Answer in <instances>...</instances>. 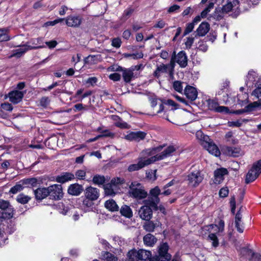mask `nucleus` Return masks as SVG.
Returning a JSON list of instances; mask_svg holds the SVG:
<instances>
[{"instance_id":"nucleus-38","label":"nucleus","mask_w":261,"mask_h":261,"mask_svg":"<svg viewBox=\"0 0 261 261\" xmlns=\"http://www.w3.org/2000/svg\"><path fill=\"white\" fill-rule=\"evenodd\" d=\"M135 9L132 7L130 6L128 8H127L124 11L122 14V18L124 19V20H127L128 18H129L132 14L134 12Z\"/></svg>"},{"instance_id":"nucleus-14","label":"nucleus","mask_w":261,"mask_h":261,"mask_svg":"<svg viewBox=\"0 0 261 261\" xmlns=\"http://www.w3.org/2000/svg\"><path fill=\"white\" fill-rule=\"evenodd\" d=\"M175 151V148L173 146H169L160 154H158L151 157L152 162L156 161L163 160L165 158L171 155V154Z\"/></svg>"},{"instance_id":"nucleus-61","label":"nucleus","mask_w":261,"mask_h":261,"mask_svg":"<svg viewBox=\"0 0 261 261\" xmlns=\"http://www.w3.org/2000/svg\"><path fill=\"white\" fill-rule=\"evenodd\" d=\"M252 95L261 100V87L255 89L253 91Z\"/></svg>"},{"instance_id":"nucleus-1","label":"nucleus","mask_w":261,"mask_h":261,"mask_svg":"<svg viewBox=\"0 0 261 261\" xmlns=\"http://www.w3.org/2000/svg\"><path fill=\"white\" fill-rule=\"evenodd\" d=\"M204 229L209 232L208 236V239L212 242V246L214 247H217L219 243L217 234L219 235L224 231V222L221 220L219 221L218 224H211L206 226L203 228Z\"/></svg>"},{"instance_id":"nucleus-26","label":"nucleus","mask_w":261,"mask_h":261,"mask_svg":"<svg viewBox=\"0 0 261 261\" xmlns=\"http://www.w3.org/2000/svg\"><path fill=\"white\" fill-rule=\"evenodd\" d=\"M228 174L227 170L225 168H220L216 170L214 172L215 183L220 184L224 179V176Z\"/></svg>"},{"instance_id":"nucleus-13","label":"nucleus","mask_w":261,"mask_h":261,"mask_svg":"<svg viewBox=\"0 0 261 261\" xmlns=\"http://www.w3.org/2000/svg\"><path fill=\"white\" fill-rule=\"evenodd\" d=\"M138 215L142 220L149 221L152 217V208L147 205L142 206L139 210Z\"/></svg>"},{"instance_id":"nucleus-11","label":"nucleus","mask_w":261,"mask_h":261,"mask_svg":"<svg viewBox=\"0 0 261 261\" xmlns=\"http://www.w3.org/2000/svg\"><path fill=\"white\" fill-rule=\"evenodd\" d=\"M0 209L5 211L2 214L6 216L7 219H11L13 217L14 210L9 201L0 199Z\"/></svg>"},{"instance_id":"nucleus-36","label":"nucleus","mask_w":261,"mask_h":261,"mask_svg":"<svg viewBox=\"0 0 261 261\" xmlns=\"http://www.w3.org/2000/svg\"><path fill=\"white\" fill-rule=\"evenodd\" d=\"M114 186L112 185L111 183L106 184L103 186V189L105 190V192L106 195L109 196H114L115 195L116 193L114 191L113 187Z\"/></svg>"},{"instance_id":"nucleus-37","label":"nucleus","mask_w":261,"mask_h":261,"mask_svg":"<svg viewBox=\"0 0 261 261\" xmlns=\"http://www.w3.org/2000/svg\"><path fill=\"white\" fill-rule=\"evenodd\" d=\"M127 257L129 261H138L139 260L138 251L135 249L129 251L127 253Z\"/></svg>"},{"instance_id":"nucleus-25","label":"nucleus","mask_w":261,"mask_h":261,"mask_svg":"<svg viewBox=\"0 0 261 261\" xmlns=\"http://www.w3.org/2000/svg\"><path fill=\"white\" fill-rule=\"evenodd\" d=\"M242 214L241 210L238 211L235 216V227L240 233H243L244 230V224L242 221Z\"/></svg>"},{"instance_id":"nucleus-3","label":"nucleus","mask_w":261,"mask_h":261,"mask_svg":"<svg viewBox=\"0 0 261 261\" xmlns=\"http://www.w3.org/2000/svg\"><path fill=\"white\" fill-rule=\"evenodd\" d=\"M261 173V160L255 162L246 174L245 182L249 184L255 180Z\"/></svg>"},{"instance_id":"nucleus-4","label":"nucleus","mask_w":261,"mask_h":261,"mask_svg":"<svg viewBox=\"0 0 261 261\" xmlns=\"http://www.w3.org/2000/svg\"><path fill=\"white\" fill-rule=\"evenodd\" d=\"M134 70L133 68H125L122 66H118L116 68L114 66H111L108 68V71L122 72L123 79L126 83L130 82L132 78L134 77Z\"/></svg>"},{"instance_id":"nucleus-46","label":"nucleus","mask_w":261,"mask_h":261,"mask_svg":"<svg viewBox=\"0 0 261 261\" xmlns=\"http://www.w3.org/2000/svg\"><path fill=\"white\" fill-rule=\"evenodd\" d=\"M232 137V133L231 132H227L225 136L227 142L234 144L237 143V141Z\"/></svg>"},{"instance_id":"nucleus-8","label":"nucleus","mask_w":261,"mask_h":261,"mask_svg":"<svg viewBox=\"0 0 261 261\" xmlns=\"http://www.w3.org/2000/svg\"><path fill=\"white\" fill-rule=\"evenodd\" d=\"M138 163L131 164L128 166L127 170L129 172L138 171L144 167L153 163L151 158L147 159L145 158L140 157L138 158Z\"/></svg>"},{"instance_id":"nucleus-47","label":"nucleus","mask_w":261,"mask_h":261,"mask_svg":"<svg viewBox=\"0 0 261 261\" xmlns=\"http://www.w3.org/2000/svg\"><path fill=\"white\" fill-rule=\"evenodd\" d=\"M10 40V37L4 29H0V42L7 41Z\"/></svg>"},{"instance_id":"nucleus-60","label":"nucleus","mask_w":261,"mask_h":261,"mask_svg":"<svg viewBox=\"0 0 261 261\" xmlns=\"http://www.w3.org/2000/svg\"><path fill=\"white\" fill-rule=\"evenodd\" d=\"M228 189L227 188H221L219 191V195L221 197H225L228 194Z\"/></svg>"},{"instance_id":"nucleus-31","label":"nucleus","mask_w":261,"mask_h":261,"mask_svg":"<svg viewBox=\"0 0 261 261\" xmlns=\"http://www.w3.org/2000/svg\"><path fill=\"white\" fill-rule=\"evenodd\" d=\"M101 259L105 261H118V258L113 254L108 252L101 253Z\"/></svg>"},{"instance_id":"nucleus-58","label":"nucleus","mask_w":261,"mask_h":261,"mask_svg":"<svg viewBox=\"0 0 261 261\" xmlns=\"http://www.w3.org/2000/svg\"><path fill=\"white\" fill-rule=\"evenodd\" d=\"M250 261H261V255L256 253H252V256L249 259Z\"/></svg>"},{"instance_id":"nucleus-52","label":"nucleus","mask_w":261,"mask_h":261,"mask_svg":"<svg viewBox=\"0 0 261 261\" xmlns=\"http://www.w3.org/2000/svg\"><path fill=\"white\" fill-rule=\"evenodd\" d=\"M124 182V179L120 177L114 178L111 181V183L114 186L123 184Z\"/></svg>"},{"instance_id":"nucleus-59","label":"nucleus","mask_w":261,"mask_h":261,"mask_svg":"<svg viewBox=\"0 0 261 261\" xmlns=\"http://www.w3.org/2000/svg\"><path fill=\"white\" fill-rule=\"evenodd\" d=\"M215 112L228 113L229 112V109L227 107L224 106H219L218 105L217 109Z\"/></svg>"},{"instance_id":"nucleus-64","label":"nucleus","mask_w":261,"mask_h":261,"mask_svg":"<svg viewBox=\"0 0 261 261\" xmlns=\"http://www.w3.org/2000/svg\"><path fill=\"white\" fill-rule=\"evenodd\" d=\"M132 35L130 30H125L122 33V37L125 40H128Z\"/></svg>"},{"instance_id":"nucleus-2","label":"nucleus","mask_w":261,"mask_h":261,"mask_svg":"<svg viewBox=\"0 0 261 261\" xmlns=\"http://www.w3.org/2000/svg\"><path fill=\"white\" fill-rule=\"evenodd\" d=\"M129 188L130 196L137 200L145 199L148 195L144 187L138 181L132 182Z\"/></svg>"},{"instance_id":"nucleus-42","label":"nucleus","mask_w":261,"mask_h":261,"mask_svg":"<svg viewBox=\"0 0 261 261\" xmlns=\"http://www.w3.org/2000/svg\"><path fill=\"white\" fill-rule=\"evenodd\" d=\"M24 187L22 185L18 184L10 189L9 193L12 194H16L18 192L22 191Z\"/></svg>"},{"instance_id":"nucleus-53","label":"nucleus","mask_w":261,"mask_h":261,"mask_svg":"<svg viewBox=\"0 0 261 261\" xmlns=\"http://www.w3.org/2000/svg\"><path fill=\"white\" fill-rule=\"evenodd\" d=\"M28 48L25 47L23 50H20V51L17 52L16 53V55H18V56H20V55H21L23 54H24L29 49H38V48H42V47H43V46H41V45L37 46H28Z\"/></svg>"},{"instance_id":"nucleus-34","label":"nucleus","mask_w":261,"mask_h":261,"mask_svg":"<svg viewBox=\"0 0 261 261\" xmlns=\"http://www.w3.org/2000/svg\"><path fill=\"white\" fill-rule=\"evenodd\" d=\"M106 181L105 177L103 175L96 174L94 175L92 179V182L94 184L98 186L102 185Z\"/></svg>"},{"instance_id":"nucleus-9","label":"nucleus","mask_w":261,"mask_h":261,"mask_svg":"<svg viewBox=\"0 0 261 261\" xmlns=\"http://www.w3.org/2000/svg\"><path fill=\"white\" fill-rule=\"evenodd\" d=\"M203 175L199 171L190 173L187 176L188 185L193 187L198 186L203 180Z\"/></svg>"},{"instance_id":"nucleus-15","label":"nucleus","mask_w":261,"mask_h":261,"mask_svg":"<svg viewBox=\"0 0 261 261\" xmlns=\"http://www.w3.org/2000/svg\"><path fill=\"white\" fill-rule=\"evenodd\" d=\"M99 190L91 186L87 187L85 191V198L91 200H96L99 197Z\"/></svg>"},{"instance_id":"nucleus-19","label":"nucleus","mask_w":261,"mask_h":261,"mask_svg":"<svg viewBox=\"0 0 261 261\" xmlns=\"http://www.w3.org/2000/svg\"><path fill=\"white\" fill-rule=\"evenodd\" d=\"M75 176L71 172H63L55 178V180L61 184H64L74 179Z\"/></svg>"},{"instance_id":"nucleus-49","label":"nucleus","mask_w":261,"mask_h":261,"mask_svg":"<svg viewBox=\"0 0 261 261\" xmlns=\"http://www.w3.org/2000/svg\"><path fill=\"white\" fill-rule=\"evenodd\" d=\"M122 44L121 39L119 37L114 38L112 40V45L116 48H119Z\"/></svg>"},{"instance_id":"nucleus-48","label":"nucleus","mask_w":261,"mask_h":261,"mask_svg":"<svg viewBox=\"0 0 261 261\" xmlns=\"http://www.w3.org/2000/svg\"><path fill=\"white\" fill-rule=\"evenodd\" d=\"M240 253L243 256H252V253H254L251 249L243 247L240 249Z\"/></svg>"},{"instance_id":"nucleus-55","label":"nucleus","mask_w":261,"mask_h":261,"mask_svg":"<svg viewBox=\"0 0 261 261\" xmlns=\"http://www.w3.org/2000/svg\"><path fill=\"white\" fill-rule=\"evenodd\" d=\"M124 56L125 57H132L134 59H138L142 58L143 57V54L142 53L125 54Z\"/></svg>"},{"instance_id":"nucleus-29","label":"nucleus","mask_w":261,"mask_h":261,"mask_svg":"<svg viewBox=\"0 0 261 261\" xmlns=\"http://www.w3.org/2000/svg\"><path fill=\"white\" fill-rule=\"evenodd\" d=\"M156 241V239L150 233L147 234L143 238L144 244L148 246H152Z\"/></svg>"},{"instance_id":"nucleus-62","label":"nucleus","mask_w":261,"mask_h":261,"mask_svg":"<svg viewBox=\"0 0 261 261\" xmlns=\"http://www.w3.org/2000/svg\"><path fill=\"white\" fill-rule=\"evenodd\" d=\"M45 44L49 48L52 49L55 48L57 46L58 42L56 40H51L49 41L45 42Z\"/></svg>"},{"instance_id":"nucleus-7","label":"nucleus","mask_w":261,"mask_h":261,"mask_svg":"<svg viewBox=\"0 0 261 261\" xmlns=\"http://www.w3.org/2000/svg\"><path fill=\"white\" fill-rule=\"evenodd\" d=\"M49 196L54 200L61 199L63 196L62 187L61 185L55 184L48 187Z\"/></svg>"},{"instance_id":"nucleus-23","label":"nucleus","mask_w":261,"mask_h":261,"mask_svg":"<svg viewBox=\"0 0 261 261\" xmlns=\"http://www.w3.org/2000/svg\"><path fill=\"white\" fill-rule=\"evenodd\" d=\"M184 94L191 101L195 100L197 97V91L194 87L187 86L184 90Z\"/></svg>"},{"instance_id":"nucleus-17","label":"nucleus","mask_w":261,"mask_h":261,"mask_svg":"<svg viewBox=\"0 0 261 261\" xmlns=\"http://www.w3.org/2000/svg\"><path fill=\"white\" fill-rule=\"evenodd\" d=\"M223 152L227 155L232 157H239L243 154V152L239 147L226 146L223 148Z\"/></svg>"},{"instance_id":"nucleus-5","label":"nucleus","mask_w":261,"mask_h":261,"mask_svg":"<svg viewBox=\"0 0 261 261\" xmlns=\"http://www.w3.org/2000/svg\"><path fill=\"white\" fill-rule=\"evenodd\" d=\"M188 58L185 51H179L177 55L174 51L172 54L170 62L169 64H162L161 65H175L177 63L179 65H187Z\"/></svg>"},{"instance_id":"nucleus-63","label":"nucleus","mask_w":261,"mask_h":261,"mask_svg":"<svg viewBox=\"0 0 261 261\" xmlns=\"http://www.w3.org/2000/svg\"><path fill=\"white\" fill-rule=\"evenodd\" d=\"M166 23L164 21L161 19L159 20L157 23L153 26L155 28L163 29L166 25Z\"/></svg>"},{"instance_id":"nucleus-18","label":"nucleus","mask_w":261,"mask_h":261,"mask_svg":"<svg viewBox=\"0 0 261 261\" xmlns=\"http://www.w3.org/2000/svg\"><path fill=\"white\" fill-rule=\"evenodd\" d=\"M146 133L144 132H132L125 136V139L129 141H135L139 142L145 139Z\"/></svg>"},{"instance_id":"nucleus-27","label":"nucleus","mask_w":261,"mask_h":261,"mask_svg":"<svg viewBox=\"0 0 261 261\" xmlns=\"http://www.w3.org/2000/svg\"><path fill=\"white\" fill-rule=\"evenodd\" d=\"M35 197L38 200H42L49 196L47 188H38L34 191Z\"/></svg>"},{"instance_id":"nucleus-32","label":"nucleus","mask_w":261,"mask_h":261,"mask_svg":"<svg viewBox=\"0 0 261 261\" xmlns=\"http://www.w3.org/2000/svg\"><path fill=\"white\" fill-rule=\"evenodd\" d=\"M121 214L128 218H130L133 217V212L129 206L126 205H123L120 208Z\"/></svg>"},{"instance_id":"nucleus-20","label":"nucleus","mask_w":261,"mask_h":261,"mask_svg":"<svg viewBox=\"0 0 261 261\" xmlns=\"http://www.w3.org/2000/svg\"><path fill=\"white\" fill-rule=\"evenodd\" d=\"M23 96L24 93L18 90L13 91L9 93L10 101L15 104L20 102Z\"/></svg>"},{"instance_id":"nucleus-57","label":"nucleus","mask_w":261,"mask_h":261,"mask_svg":"<svg viewBox=\"0 0 261 261\" xmlns=\"http://www.w3.org/2000/svg\"><path fill=\"white\" fill-rule=\"evenodd\" d=\"M109 77L110 80L116 82L120 80L121 75L118 73H114L109 75Z\"/></svg>"},{"instance_id":"nucleus-16","label":"nucleus","mask_w":261,"mask_h":261,"mask_svg":"<svg viewBox=\"0 0 261 261\" xmlns=\"http://www.w3.org/2000/svg\"><path fill=\"white\" fill-rule=\"evenodd\" d=\"M174 66H158L156 70L154 72V75L159 77L164 73L168 74L172 78L173 77V70Z\"/></svg>"},{"instance_id":"nucleus-10","label":"nucleus","mask_w":261,"mask_h":261,"mask_svg":"<svg viewBox=\"0 0 261 261\" xmlns=\"http://www.w3.org/2000/svg\"><path fill=\"white\" fill-rule=\"evenodd\" d=\"M169 246L166 243H164L159 247V256L156 257L157 261H170L171 255L168 253Z\"/></svg>"},{"instance_id":"nucleus-35","label":"nucleus","mask_w":261,"mask_h":261,"mask_svg":"<svg viewBox=\"0 0 261 261\" xmlns=\"http://www.w3.org/2000/svg\"><path fill=\"white\" fill-rule=\"evenodd\" d=\"M139 260H146L150 258L151 256V252L144 249L138 250Z\"/></svg>"},{"instance_id":"nucleus-50","label":"nucleus","mask_w":261,"mask_h":261,"mask_svg":"<svg viewBox=\"0 0 261 261\" xmlns=\"http://www.w3.org/2000/svg\"><path fill=\"white\" fill-rule=\"evenodd\" d=\"M50 102V99L48 97H43L40 100V105L41 106L46 108L47 107Z\"/></svg>"},{"instance_id":"nucleus-22","label":"nucleus","mask_w":261,"mask_h":261,"mask_svg":"<svg viewBox=\"0 0 261 261\" xmlns=\"http://www.w3.org/2000/svg\"><path fill=\"white\" fill-rule=\"evenodd\" d=\"M210 25L206 21L202 22L196 30L197 34L199 37L204 36L210 31Z\"/></svg>"},{"instance_id":"nucleus-6","label":"nucleus","mask_w":261,"mask_h":261,"mask_svg":"<svg viewBox=\"0 0 261 261\" xmlns=\"http://www.w3.org/2000/svg\"><path fill=\"white\" fill-rule=\"evenodd\" d=\"M201 145L211 154L216 156H218L220 154V152L218 147L213 142L211 141V139L208 137H204L203 138Z\"/></svg>"},{"instance_id":"nucleus-39","label":"nucleus","mask_w":261,"mask_h":261,"mask_svg":"<svg viewBox=\"0 0 261 261\" xmlns=\"http://www.w3.org/2000/svg\"><path fill=\"white\" fill-rule=\"evenodd\" d=\"M37 179L36 178H31L24 179L21 181L23 185H31L32 187H36L37 184Z\"/></svg>"},{"instance_id":"nucleus-28","label":"nucleus","mask_w":261,"mask_h":261,"mask_svg":"<svg viewBox=\"0 0 261 261\" xmlns=\"http://www.w3.org/2000/svg\"><path fill=\"white\" fill-rule=\"evenodd\" d=\"M237 5H239V0H229L227 4L223 6L221 9L222 12L228 13L232 10L234 6Z\"/></svg>"},{"instance_id":"nucleus-43","label":"nucleus","mask_w":261,"mask_h":261,"mask_svg":"<svg viewBox=\"0 0 261 261\" xmlns=\"http://www.w3.org/2000/svg\"><path fill=\"white\" fill-rule=\"evenodd\" d=\"M195 25L193 24V23L190 22L186 24V27L185 28V30H184V33L182 34V37H184L192 32L194 28Z\"/></svg>"},{"instance_id":"nucleus-41","label":"nucleus","mask_w":261,"mask_h":261,"mask_svg":"<svg viewBox=\"0 0 261 261\" xmlns=\"http://www.w3.org/2000/svg\"><path fill=\"white\" fill-rule=\"evenodd\" d=\"M155 227L154 223L150 220L147 221L144 225V229L149 232H152L154 230Z\"/></svg>"},{"instance_id":"nucleus-21","label":"nucleus","mask_w":261,"mask_h":261,"mask_svg":"<svg viewBox=\"0 0 261 261\" xmlns=\"http://www.w3.org/2000/svg\"><path fill=\"white\" fill-rule=\"evenodd\" d=\"M83 190V187L82 185L75 183L71 184L68 187L67 192L69 195L78 196L81 194Z\"/></svg>"},{"instance_id":"nucleus-44","label":"nucleus","mask_w":261,"mask_h":261,"mask_svg":"<svg viewBox=\"0 0 261 261\" xmlns=\"http://www.w3.org/2000/svg\"><path fill=\"white\" fill-rule=\"evenodd\" d=\"M182 83L179 81H175L173 84L174 89L178 92L181 93L183 90Z\"/></svg>"},{"instance_id":"nucleus-24","label":"nucleus","mask_w":261,"mask_h":261,"mask_svg":"<svg viewBox=\"0 0 261 261\" xmlns=\"http://www.w3.org/2000/svg\"><path fill=\"white\" fill-rule=\"evenodd\" d=\"M160 201V199L159 198L154 197L150 195L148 197L147 199L143 201V202L144 205H147L150 208L157 210L158 209V204Z\"/></svg>"},{"instance_id":"nucleus-56","label":"nucleus","mask_w":261,"mask_h":261,"mask_svg":"<svg viewBox=\"0 0 261 261\" xmlns=\"http://www.w3.org/2000/svg\"><path fill=\"white\" fill-rule=\"evenodd\" d=\"M194 41V37H187V40L185 42V45L187 48L189 49L191 48L192 47L193 43Z\"/></svg>"},{"instance_id":"nucleus-40","label":"nucleus","mask_w":261,"mask_h":261,"mask_svg":"<svg viewBox=\"0 0 261 261\" xmlns=\"http://www.w3.org/2000/svg\"><path fill=\"white\" fill-rule=\"evenodd\" d=\"M217 35L215 31L212 30L208 35L204 38L205 42L211 41L213 43L217 39Z\"/></svg>"},{"instance_id":"nucleus-33","label":"nucleus","mask_w":261,"mask_h":261,"mask_svg":"<svg viewBox=\"0 0 261 261\" xmlns=\"http://www.w3.org/2000/svg\"><path fill=\"white\" fill-rule=\"evenodd\" d=\"M31 199V197L30 196L26 195L22 193L18 194L16 198V201L22 204L28 203Z\"/></svg>"},{"instance_id":"nucleus-12","label":"nucleus","mask_w":261,"mask_h":261,"mask_svg":"<svg viewBox=\"0 0 261 261\" xmlns=\"http://www.w3.org/2000/svg\"><path fill=\"white\" fill-rule=\"evenodd\" d=\"M83 18L81 15H70L65 18L66 24L71 28H78L82 24Z\"/></svg>"},{"instance_id":"nucleus-45","label":"nucleus","mask_w":261,"mask_h":261,"mask_svg":"<svg viewBox=\"0 0 261 261\" xmlns=\"http://www.w3.org/2000/svg\"><path fill=\"white\" fill-rule=\"evenodd\" d=\"M150 195L156 198H159V195L161 194V190L156 186L151 189L149 192Z\"/></svg>"},{"instance_id":"nucleus-54","label":"nucleus","mask_w":261,"mask_h":261,"mask_svg":"<svg viewBox=\"0 0 261 261\" xmlns=\"http://www.w3.org/2000/svg\"><path fill=\"white\" fill-rule=\"evenodd\" d=\"M217 106V102H215L213 100H208V107L210 110L216 111Z\"/></svg>"},{"instance_id":"nucleus-30","label":"nucleus","mask_w":261,"mask_h":261,"mask_svg":"<svg viewBox=\"0 0 261 261\" xmlns=\"http://www.w3.org/2000/svg\"><path fill=\"white\" fill-rule=\"evenodd\" d=\"M105 206L107 209L112 212L118 211L119 210V206L113 199L106 201L105 203Z\"/></svg>"},{"instance_id":"nucleus-51","label":"nucleus","mask_w":261,"mask_h":261,"mask_svg":"<svg viewBox=\"0 0 261 261\" xmlns=\"http://www.w3.org/2000/svg\"><path fill=\"white\" fill-rule=\"evenodd\" d=\"M75 176L78 179H84L86 176V172L83 170H78L76 171Z\"/></svg>"}]
</instances>
